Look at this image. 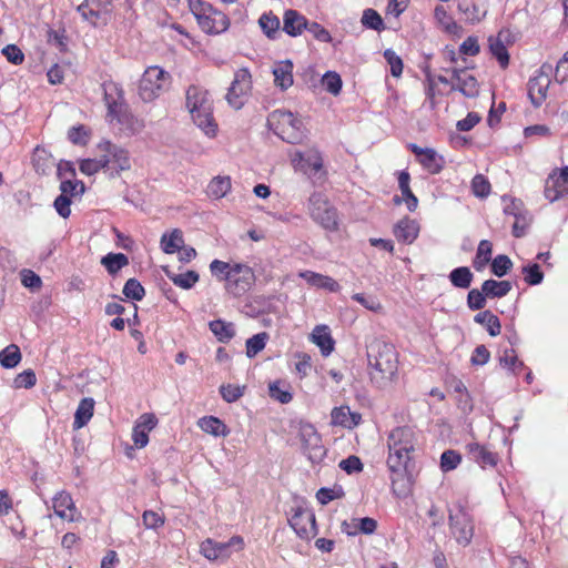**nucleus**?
<instances>
[{"label": "nucleus", "mask_w": 568, "mask_h": 568, "mask_svg": "<svg viewBox=\"0 0 568 568\" xmlns=\"http://www.w3.org/2000/svg\"><path fill=\"white\" fill-rule=\"evenodd\" d=\"M458 10L470 23L479 22L487 13L486 0H459Z\"/></svg>", "instance_id": "nucleus-23"}, {"label": "nucleus", "mask_w": 568, "mask_h": 568, "mask_svg": "<svg viewBox=\"0 0 568 568\" xmlns=\"http://www.w3.org/2000/svg\"><path fill=\"white\" fill-rule=\"evenodd\" d=\"M270 396L281 404H288L293 399L292 393L287 388H282L281 382L275 381L268 386Z\"/></svg>", "instance_id": "nucleus-57"}, {"label": "nucleus", "mask_w": 568, "mask_h": 568, "mask_svg": "<svg viewBox=\"0 0 568 568\" xmlns=\"http://www.w3.org/2000/svg\"><path fill=\"white\" fill-rule=\"evenodd\" d=\"M362 23L365 28L378 31L385 29L384 21L381 14L374 9H365L362 16Z\"/></svg>", "instance_id": "nucleus-51"}, {"label": "nucleus", "mask_w": 568, "mask_h": 568, "mask_svg": "<svg viewBox=\"0 0 568 568\" xmlns=\"http://www.w3.org/2000/svg\"><path fill=\"white\" fill-rule=\"evenodd\" d=\"M311 339L320 347L323 356H328L334 351L335 341L327 325H316L311 334Z\"/></svg>", "instance_id": "nucleus-26"}, {"label": "nucleus", "mask_w": 568, "mask_h": 568, "mask_svg": "<svg viewBox=\"0 0 568 568\" xmlns=\"http://www.w3.org/2000/svg\"><path fill=\"white\" fill-rule=\"evenodd\" d=\"M100 153L103 158L109 160V171L106 173L110 178L120 175L122 171L130 170L131 159L126 149L112 143L109 140H103L98 144Z\"/></svg>", "instance_id": "nucleus-9"}, {"label": "nucleus", "mask_w": 568, "mask_h": 568, "mask_svg": "<svg viewBox=\"0 0 568 568\" xmlns=\"http://www.w3.org/2000/svg\"><path fill=\"white\" fill-rule=\"evenodd\" d=\"M369 376L377 387L392 382L398 369V355L393 344L375 341L368 346Z\"/></svg>", "instance_id": "nucleus-1"}, {"label": "nucleus", "mask_w": 568, "mask_h": 568, "mask_svg": "<svg viewBox=\"0 0 568 568\" xmlns=\"http://www.w3.org/2000/svg\"><path fill=\"white\" fill-rule=\"evenodd\" d=\"M209 327L221 343H229L235 335V327L231 322L214 320L209 323Z\"/></svg>", "instance_id": "nucleus-35"}, {"label": "nucleus", "mask_w": 568, "mask_h": 568, "mask_svg": "<svg viewBox=\"0 0 568 568\" xmlns=\"http://www.w3.org/2000/svg\"><path fill=\"white\" fill-rule=\"evenodd\" d=\"M307 27V19L297 10L287 9L283 14V31L290 37L301 36Z\"/></svg>", "instance_id": "nucleus-19"}, {"label": "nucleus", "mask_w": 568, "mask_h": 568, "mask_svg": "<svg viewBox=\"0 0 568 568\" xmlns=\"http://www.w3.org/2000/svg\"><path fill=\"white\" fill-rule=\"evenodd\" d=\"M305 31H308L316 40L328 43L332 41V36L328 30L316 21H308Z\"/></svg>", "instance_id": "nucleus-62"}, {"label": "nucleus", "mask_w": 568, "mask_h": 568, "mask_svg": "<svg viewBox=\"0 0 568 568\" xmlns=\"http://www.w3.org/2000/svg\"><path fill=\"white\" fill-rule=\"evenodd\" d=\"M410 452L388 448L387 467L394 497H408L413 489V476L408 471Z\"/></svg>", "instance_id": "nucleus-4"}, {"label": "nucleus", "mask_w": 568, "mask_h": 568, "mask_svg": "<svg viewBox=\"0 0 568 568\" xmlns=\"http://www.w3.org/2000/svg\"><path fill=\"white\" fill-rule=\"evenodd\" d=\"M166 277L178 287L191 290L200 280V275L195 271H186L184 273H174L168 266L163 268Z\"/></svg>", "instance_id": "nucleus-30"}, {"label": "nucleus", "mask_w": 568, "mask_h": 568, "mask_svg": "<svg viewBox=\"0 0 568 568\" xmlns=\"http://www.w3.org/2000/svg\"><path fill=\"white\" fill-rule=\"evenodd\" d=\"M462 462V456L453 450H445L440 456V468L443 471H450L455 469Z\"/></svg>", "instance_id": "nucleus-58"}, {"label": "nucleus", "mask_w": 568, "mask_h": 568, "mask_svg": "<svg viewBox=\"0 0 568 568\" xmlns=\"http://www.w3.org/2000/svg\"><path fill=\"white\" fill-rule=\"evenodd\" d=\"M300 277L316 288H324L333 293L339 290V284L333 277L313 271H303L300 273Z\"/></svg>", "instance_id": "nucleus-27"}, {"label": "nucleus", "mask_w": 568, "mask_h": 568, "mask_svg": "<svg viewBox=\"0 0 568 568\" xmlns=\"http://www.w3.org/2000/svg\"><path fill=\"white\" fill-rule=\"evenodd\" d=\"M384 58L390 67V73L393 77L398 78L403 73V61L400 57L392 49L384 51Z\"/></svg>", "instance_id": "nucleus-61"}, {"label": "nucleus", "mask_w": 568, "mask_h": 568, "mask_svg": "<svg viewBox=\"0 0 568 568\" xmlns=\"http://www.w3.org/2000/svg\"><path fill=\"white\" fill-rule=\"evenodd\" d=\"M308 213L314 222L324 230L334 232L338 230V213L327 197L321 192L311 194L307 204Z\"/></svg>", "instance_id": "nucleus-7"}, {"label": "nucleus", "mask_w": 568, "mask_h": 568, "mask_svg": "<svg viewBox=\"0 0 568 568\" xmlns=\"http://www.w3.org/2000/svg\"><path fill=\"white\" fill-rule=\"evenodd\" d=\"M170 74L159 65L149 67L139 84V95L145 101L150 102L164 92L170 84Z\"/></svg>", "instance_id": "nucleus-8"}, {"label": "nucleus", "mask_w": 568, "mask_h": 568, "mask_svg": "<svg viewBox=\"0 0 568 568\" xmlns=\"http://www.w3.org/2000/svg\"><path fill=\"white\" fill-rule=\"evenodd\" d=\"M21 358L20 348L16 344H10L0 351V365L3 368H14L20 363Z\"/></svg>", "instance_id": "nucleus-44"}, {"label": "nucleus", "mask_w": 568, "mask_h": 568, "mask_svg": "<svg viewBox=\"0 0 568 568\" xmlns=\"http://www.w3.org/2000/svg\"><path fill=\"white\" fill-rule=\"evenodd\" d=\"M447 508L452 536L459 545H469L474 536V524L465 506L462 504V499H453L447 505Z\"/></svg>", "instance_id": "nucleus-6"}, {"label": "nucleus", "mask_w": 568, "mask_h": 568, "mask_svg": "<svg viewBox=\"0 0 568 568\" xmlns=\"http://www.w3.org/2000/svg\"><path fill=\"white\" fill-rule=\"evenodd\" d=\"M550 80L547 75L534 77L528 82V97L535 108H539L547 98Z\"/></svg>", "instance_id": "nucleus-22"}, {"label": "nucleus", "mask_w": 568, "mask_h": 568, "mask_svg": "<svg viewBox=\"0 0 568 568\" xmlns=\"http://www.w3.org/2000/svg\"><path fill=\"white\" fill-rule=\"evenodd\" d=\"M504 31H500L496 37H489V51L495 57L501 68L509 64V53L503 40Z\"/></svg>", "instance_id": "nucleus-32"}, {"label": "nucleus", "mask_w": 568, "mask_h": 568, "mask_svg": "<svg viewBox=\"0 0 568 568\" xmlns=\"http://www.w3.org/2000/svg\"><path fill=\"white\" fill-rule=\"evenodd\" d=\"M244 386L226 384L221 385L220 394L226 403H234L244 394Z\"/></svg>", "instance_id": "nucleus-59"}, {"label": "nucleus", "mask_w": 568, "mask_h": 568, "mask_svg": "<svg viewBox=\"0 0 568 568\" xmlns=\"http://www.w3.org/2000/svg\"><path fill=\"white\" fill-rule=\"evenodd\" d=\"M210 272L212 276L215 277L217 281L224 282L226 284L229 277L233 272V264H230L221 260H213L210 263Z\"/></svg>", "instance_id": "nucleus-48"}, {"label": "nucleus", "mask_w": 568, "mask_h": 568, "mask_svg": "<svg viewBox=\"0 0 568 568\" xmlns=\"http://www.w3.org/2000/svg\"><path fill=\"white\" fill-rule=\"evenodd\" d=\"M474 322L483 325L490 336H497L501 331L499 318L489 310L481 311L474 316Z\"/></svg>", "instance_id": "nucleus-34"}, {"label": "nucleus", "mask_w": 568, "mask_h": 568, "mask_svg": "<svg viewBox=\"0 0 568 568\" xmlns=\"http://www.w3.org/2000/svg\"><path fill=\"white\" fill-rule=\"evenodd\" d=\"M419 163L428 173L438 174L444 169L445 160L434 149L426 148Z\"/></svg>", "instance_id": "nucleus-36"}, {"label": "nucleus", "mask_w": 568, "mask_h": 568, "mask_svg": "<svg viewBox=\"0 0 568 568\" xmlns=\"http://www.w3.org/2000/svg\"><path fill=\"white\" fill-rule=\"evenodd\" d=\"M453 80L456 81V83H453L452 85L453 90H458L467 98H475L478 95V82L475 77L467 74L464 70L454 69Z\"/></svg>", "instance_id": "nucleus-21"}, {"label": "nucleus", "mask_w": 568, "mask_h": 568, "mask_svg": "<svg viewBox=\"0 0 568 568\" xmlns=\"http://www.w3.org/2000/svg\"><path fill=\"white\" fill-rule=\"evenodd\" d=\"M101 264L110 275L114 276L121 268L129 265V258L123 253H108L101 258Z\"/></svg>", "instance_id": "nucleus-41"}, {"label": "nucleus", "mask_w": 568, "mask_h": 568, "mask_svg": "<svg viewBox=\"0 0 568 568\" xmlns=\"http://www.w3.org/2000/svg\"><path fill=\"white\" fill-rule=\"evenodd\" d=\"M487 298L483 286L480 290L473 288L467 294V306L471 311H481L486 306Z\"/></svg>", "instance_id": "nucleus-55"}, {"label": "nucleus", "mask_w": 568, "mask_h": 568, "mask_svg": "<svg viewBox=\"0 0 568 568\" xmlns=\"http://www.w3.org/2000/svg\"><path fill=\"white\" fill-rule=\"evenodd\" d=\"M481 285L488 298H501L506 296L513 288V285L509 281H496L491 278L484 281Z\"/></svg>", "instance_id": "nucleus-37"}, {"label": "nucleus", "mask_w": 568, "mask_h": 568, "mask_svg": "<svg viewBox=\"0 0 568 568\" xmlns=\"http://www.w3.org/2000/svg\"><path fill=\"white\" fill-rule=\"evenodd\" d=\"M232 182L230 176H221L217 175L213 178L207 187H206V194L209 197L213 200H220L231 191Z\"/></svg>", "instance_id": "nucleus-33"}, {"label": "nucleus", "mask_w": 568, "mask_h": 568, "mask_svg": "<svg viewBox=\"0 0 568 568\" xmlns=\"http://www.w3.org/2000/svg\"><path fill=\"white\" fill-rule=\"evenodd\" d=\"M268 337L270 336L266 332H261L246 339V356L248 358L255 357L261 351L265 348Z\"/></svg>", "instance_id": "nucleus-47"}, {"label": "nucleus", "mask_w": 568, "mask_h": 568, "mask_svg": "<svg viewBox=\"0 0 568 568\" xmlns=\"http://www.w3.org/2000/svg\"><path fill=\"white\" fill-rule=\"evenodd\" d=\"M449 281L457 288H468L473 282L474 274L467 266H458L454 268L449 275Z\"/></svg>", "instance_id": "nucleus-42"}, {"label": "nucleus", "mask_w": 568, "mask_h": 568, "mask_svg": "<svg viewBox=\"0 0 568 568\" xmlns=\"http://www.w3.org/2000/svg\"><path fill=\"white\" fill-rule=\"evenodd\" d=\"M186 108L195 125L207 136H215L217 125L213 119L209 92L202 87L190 85L186 90Z\"/></svg>", "instance_id": "nucleus-3"}, {"label": "nucleus", "mask_w": 568, "mask_h": 568, "mask_svg": "<svg viewBox=\"0 0 568 568\" xmlns=\"http://www.w3.org/2000/svg\"><path fill=\"white\" fill-rule=\"evenodd\" d=\"M331 419L333 425L353 428L362 422V415L352 412L348 406H339L332 409Z\"/></svg>", "instance_id": "nucleus-24"}, {"label": "nucleus", "mask_w": 568, "mask_h": 568, "mask_svg": "<svg viewBox=\"0 0 568 568\" xmlns=\"http://www.w3.org/2000/svg\"><path fill=\"white\" fill-rule=\"evenodd\" d=\"M184 244L182 231L174 229L170 233H164L161 237V247L166 254L179 252Z\"/></svg>", "instance_id": "nucleus-38"}, {"label": "nucleus", "mask_w": 568, "mask_h": 568, "mask_svg": "<svg viewBox=\"0 0 568 568\" xmlns=\"http://www.w3.org/2000/svg\"><path fill=\"white\" fill-rule=\"evenodd\" d=\"M126 298L132 301H142L145 295V290L136 278H129L122 291Z\"/></svg>", "instance_id": "nucleus-52"}, {"label": "nucleus", "mask_w": 568, "mask_h": 568, "mask_svg": "<svg viewBox=\"0 0 568 568\" xmlns=\"http://www.w3.org/2000/svg\"><path fill=\"white\" fill-rule=\"evenodd\" d=\"M295 170L315 176L323 168L322 154L318 150L312 149L307 152L296 151L292 156Z\"/></svg>", "instance_id": "nucleus-16"}, {"label": "nucleus", "mask_w": 568, "mask_h": 568, "mask_svg": "<svg viewBox=\"0 0 568 568\" xmlns=\"http://www.w3.org/2000/svg\"><path fill=\"white\" fill-rule=\"evenodd\" d=\"M300 438L303 454L312 464H320L326 456V448L315 427L310 423H301Z\"/></svg>", "instance_id": "nucleus-10"}, {"label": "nucleus", "mask_w": 568, "mask_h": 568, "mask_svg": "<svg viewBox=\"0 0 568 568\" xmlns=\"http://www.w3.org/2000/svg\"><path fill=\"white\" fill-rule=\"evenodd\" d=\"M81 17L93 26L106 24L111 18V0H84L79 7Z\"/></svg>", "instance_id": "nucleus-14"}, {"label": "nucleus", "mask_w": 568, "mask_h": 568, "mask_svg": "<svg viewBox=\"0 0 568 568\" xmlns=\"http://www.w3.org/2000/svg\"><path fill=\"white\" fill-rule=\"evenodd\" d=\"M244 539L236 535L226 542H219L212 538H206L200 545V552L209 560L227 559L232 555V548L235 551L244 549Z\"/></svg>", "instance_id": "nucleus-12"}, {"label": "nucleus", "mask_w": 568, "mask_h": 568, "mask_svg": "<svg viewBox=\"0 0 568 568\" xmlns=\"http://www.w3.org/2000/svg\"><path fill=\"white\" fill-rule=\"evenodd\" d=\"M288 524L301 539L311 540L317 535L315 514L307 506L292 508Z\"/></svg>", "instance_id": "nucleus-11"}, {"label": "nucleus", "mask_w": 568, "mask_h": 568, "mask_svg": "<svg viewBox=\"0 0 568 568\" xmlns=\"http://www.w3.org/2000/svg\"><path fill=\"white\" fill-rule=\"evenodd\" d=\"M471 191L475 196L485 199L490 193V183L483 174H476L471 180Z\"/></svg>", "instance_id": "nucleus-56"}, {"label": "nucleus", "mask_w": 568, "mask_h": 568, "mask_svg": "<svg viewBox=\"0 0 568 568\" xmlns=\"http://www.w3.org/2000/svg\"><path fill=\"white\" fill-rule=\"evenodd\" d=\"M94 400L91 397H84L80 400L74 414L73 428L84 427L93 416Z\"/></svg>", "instance_id": "nucleus-31"}, {"label": "nucleus", "mask_w": 568, "mask_h": 568, "mask_svg": "<svg viewBox=\"0 0 568 568\" xmlns=\"http://www.w3.org/2000/svg\"><path fill=\"white\" fill-rule=\"evenodd\" d=\"M251 84L252 80L248 69H239L226 94V100L232 108L239 110L244 105V97L251 90Z\"/></svg>", "instance_id": "nucleus-15"}, {"label": "nucleus", "mask_w": 568, "mask_h": 568, "mask_svg": "<svg viewBox=\"0 0 568 568\" xmlns=\"http://www.w3.org/2000/svg\"><path fill=\"white\" fill-rule=\"evenodd\" d=\"M419 224L408 216L399 220L393 229L396 240L404 244H412L418 236Z\"/></svg>", "instance_id": "nucleus-20"}, {"label": "nucleus", "mask_w": 568, "mask_h": 568, "mask_svg": "<svg viewBox=\"0 0 568 568\" xmlns=\"http://www.w3.org/2000/svg\"><path fill=\"white\" fill-rule=\"evenodd\" d=\"M68 139L73 144L85 145L88 143L89 133L84 125L72 126L68 132Z\"/></svg>", "instance_id": "nucleus-64"}, {"label": "nucleus", "mask_w": 568, "mask_h": 568, "mask_svg": "<svg viewBox=\"0 0 568 568\" xmlns=\"http://www.w3.org/2000/svg\"><path fill=\"white\" fill-rule=\"evenodd\" d=\"M37 383L36 373L32 369H26L22 373L18 374L13 381V385L16 388H31Z\"/></svg>", "instance_id": "nucleus-63"}, {"label": "nucleus", "mask_w": 568, "mask_h": 568, "mask_svg": "<svg viewBox=\"0 0 568 568\" xmlns=\"http://www.w3.org/2000/svg\"><path fill=\"white\" fill-rule=\"evenodd\" d=\"M274 84L282 91L293 84V63L290 60L280 61L273 69Z\"/></svg>", "instance_id": "nucleus-28"}, {"label": "nucleus", "mask_w": 568, "mask_h": 568, "mask_svg": "<svg viewBox=\"0 0 568 568\" xmlns=\"http://www.w3.org/2000/svg\"><path fill=\"white\" fill-rule=\"evenodd\" d=\"M524 280L528 285H539L544 280V273L537 263H528L521 270Z\"/></svg>", "instance_id": "nucleus-53"}, {"label": "nucleus", "mask_w": 568, "mask_h": 568, "mask_svg": "<svg viewBox=\"0 0 568 568\" xmlns=\"http://www.w3.org/2000/svg\"><path fill=\"white\" fill-rule=\"evenodd\" d=\"M102 88L104 92V102L108 108L106 118L109 121H115L130 133L139 132L143 125L129 110V106L124 101L122 88L114 82H104Z\"/></svg>", "instance_id": "nucleus-2"}, {"label": "nucleus", "mask_w": 568, "mask_h": 568, "mask_svg": "<svg viewBox=\"0 0 568 568\" xmlns=\"http://www.w3.org/2000/svg\"><path fill=\"white\" fill-rule=\"evenodd\" d=\"M434 18L436 22L448 33H455L458 29L457 23L448 14L443 6H437L434 10Z\"/></svg>", "instance_id": "nucleus-50"}, {"label": "nucleus", "mask_w": 568, "mask_h": 568, "mask_svg": "<svg viewBox=\"0 0 568 568\" xmlns=\"http://www.w3.org/2000/svg\"><path fill=\"white\" fill-rule=\"evenodd\" d=\"M468 452L471 459L480 467H495L498 464V455L478 443L468 444Z\"/></svg>", "instance_id": "nucleus-25"}, {"label": "nucleus", "mask_w": 568, "mask_h": 568, "mask_svg": "<svg viewBox=\"0 0 568 568\" xmlns=\"http://www.w3.org/2000/svg\"><path fill=\"white\" fill-rule=\"evenodd\" d=\"M255 283V274L251 266L242 263L233 264V272L224 285L226 293L234 297L243 296Z\"/></svg>", "instance_id": "nucleus-13"}, {"label": "nucleus", "mask_w": 568, "mask_h": 568, "mask_svg": "<svg viewBox=\"0 0 568 568\" xmlns=\"http://www.w3.org/2000/svg\"><path fill=\"white\" fill-rule=\"evenodd\" d=\"M531 222V217L528 211H524L517 216H515V222L513 224V235L515 237H523L526 234V231Z\"/></svg>", "instance_id": "nucleus-60"}, {"label": "nucleus", "mask_w": 568, "mask_h": 568, "mask_svg": "<svg viewBox=\"0 0 568 568\" xmlns=\"http://www.w3.org/2000/svg\"><path fill=\"white\" fill-rule=\"evenodd\" d=\"M267 123L273 132L287 143L298 144L306 138L303 121L291 111H273L267 119Z\"/></svg>", "instance_id": "nucleus-5"}, {"label": "nucleus", "mask_w": 568, "mask_h": 568, "mask_svg": "<svg viewBox=\"0 0 568 568\" xmlns=\"http://www.w3.org/2000/svg\"><path fill=\"white\" fill-rule=\"evenodd\" d=\"M499 363L515 375H518L525 368L524 362L519 361L514 348H506L499 356Z\"/></svg>", "instance_id": "nucleus-46"}, {"label": "nucleus", "mask_w": 568, "mask_h": 568, "mask_svg": "<svg viewBox=\"0 0 568 568\" xmlns=\"http://www.w3.org/2000/svg\"><path fill=\"white\" fill-rule=\"evenodd\" d=\"M513 267V262L509 256L505 254L497 255L490 265L491 273L497 277L505 276Z\"/></svg>", "instance_id": "nucleus-54"}, {"label": "nucleus", "mask_w": 568, "mask_h": 568, "mask_svg": "<svg viewBox=\"0 0 568 568\" xmlns=\"http://www.w3.org/2000/svg\"><path fill=\"white\" fill-rule=\"evenodd\" d=\"M199 427L213 436H226L229 434L227 426L215 416H204L199 420Z\"/></svg>", "instance_id": "nucleus-40"}, {"label": "nucleus", "mask_w": 568, "mask_h": 568, "mask_svg": "<svg viewBox=\"0 0 568 568\" xmlns=\"http://www.w3.org/2000/svg\"><path fill=\"white\" fill-rule=\"evenodd\" d=\"M493 245L488 240H481L478 244L476 255L473 260V266L476 271H481L491 260Z\"/></svg>", "instance_id": "nucleus-43"}, {"label": "nucleus", "mask_w": 568, "mask_h": 568, "mask_svg": "<svg viewBox=\"0 0 568 568\" xmlns=\"http://www.w3.org/2000/svg\"><path fill=\"white\" fill-rule=\"evenodd\" d=\"M100 170L109 171V160L102 153L95 159H84L80 162V171L85 175H93Z\"/></svg>", "instance_id": "nucleus-45"}, {"label": "nucleus", "mask_w": 568, "mask_h": 568, "mask_svg": "<svg viewBox=\"0 0 568 568\" xmlns=\"http://www.w3.org/2000/svg\"><path fill=\"white\" fill-rule=\"evenodd\" d=\"M322 85L328 93L338 95L342 91L343 81L335 71H326L322 77Z\"/></svg>", "instance_id": "nucleus-49"}, {"label": "nucleus", "mask_w": 568, "mask_h": 568, "mask_svg": "<svg viewBox=\"0 0 568 568\" xmlns=\"http://www.w3.org/2000/svg\"><path fill=\"white\" fill-rule=\"evenodd\" d=\"M258 24L268 39L275 40L278 37L281 21L273 12H264L258 19Z\"/></svg>", "instance_id": "nucleus-39"}, {"label": "nucleus", "mask_w": 568, "mask_h": 568, "mask_svg": "<svg viewBox=\"0 0 568 568\" xmlns=\"http://www.w3.org/2000/svg\"><path fill=\"white\" fill-rule=\"evenodd\" d=\"M416 436L413 428L400 426L394 428L387 437V447L396 448L402 452L413 453L415 449Z\"/></svg>", "instance_id": "nucleus-17"}, {"label": "nucleus", "mask_w": 568, "mask_h": 568, "mask_svg": "<svg viewBox=\"0 0 568 568\" xmlns=\"http://www.w3.org/2000/svg\"><path fill=\"white\" fill-rule=\"evenodd\" d=\"M192 12L194 13L200 28L206 33H221L229 28V19L225 14L221 12H213L212 14H206L205 12H196L192 7Z\"/></svg>", "instance_id": "nucleus-18"}, {"label": "nucleus", "mask_w": 568, "mask_h": 568, "mask_svg": "<svg viewBox=\"0 0 568 568\" xmlns=\"http://www.w3.org/2000/svg\"><path fill=\"white\" fill-rule=\"evenodd\" d=\"M48 507H52L54 514L63 520L73 521L79 515L73 499H50L45 501Z\"/></svg>", "instance_id": "nucleus-29"}]
</instances>
